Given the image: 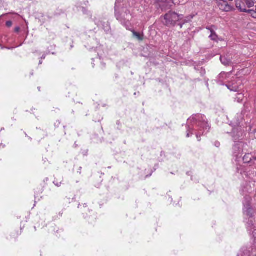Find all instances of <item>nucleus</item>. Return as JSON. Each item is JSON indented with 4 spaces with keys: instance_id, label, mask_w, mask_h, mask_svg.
Wrapping results in <instances>:
<instances>
[{
    "instance_id": "obj_28",
    "label": "nucleus",
    "mask_w": 256,
    "mask_h": 256,
    "mask_svg": "<svg viewBox=\"0 0 256 256\" xmlns=\"http://www.w3.org/2000/svg\"><path fill=\"white\" fill-rule=\"evenodd\" d=\"M46 54H44L42 57H41V59H44L46 58Z\"/></svg>"
},
{
    "instance_id": "obj_10",
    "label": "nucleus",
    "mask_w": 256,
    "mask_h": 256,
    "mask_svg": "<svg viewBox=\"0 0 256 256\" xmlns=\"http://www.w3.org/2000/svg\"><path fill=\"white\" fill-rule=\"evenodd\" d=\"M237 256H256V250L254 248H243L238 253Z\"/></svg>"
},
{
    "instance_id": "obj_8",
    "label": "nucleus",
    "mask_w": 256,
    "mask_h": 256,
    "mask_svg": "<svg viewBox=\"0 0 256 256\" xmlns=\"http://www.w3.org/2000/svg\"><path fill=\"white\" fill-rule=\"evenodd\" d=\"M118 2L117 0L116 3V6H115V10H116V19L118 20L120 22H121V23L124 25V26H126L129 24L130 22L128 20L126 21V18H124L125 16V14L122 15V14H120L118 12Z\"/></svg>"
},
{
    "instance_id": "obj_17",
    "label": "nucleus",
    "mask_w": 256,
    "mask_h": 256,
    "mask_svg": "<svg viewBox=\"0 0 256 256\" xmlns=\"http://www.w3.org/2000/svg\"><path fill=\"white\" fill-rule=\"evenodd\" d=\"M193 18L194 16L190 15L186 17L184 19L182 18V20L184 21V23H188L191 21Z\"/></svg>"
},
{
    "instance_id": "obj_2",
    "label": "nucleus",
    "mask_w": 256,
    "mask_h": 256,
    "mask_svg": "<svg viewBox=\"0 0 256 256\" xmlns=\"http://www.w3.org/2000/svg\"><path fill=\"white\" fill-rule=\"evenodd\" d=\"M186 137L190 138L195 134L198 141L201 136L209 131L210 126L206 116L202 114H194L188 119L186 124Z\"/></svg>"
},
{
    "instance_id": "obj_23",
    "label": "nucleus",
    "mask_w": 256,
    "mask_h": 256,
    "mask_svg": "<svg viewBox=\"0 0 256 256\" xmlns=\"http://www.w3.org/2000/svg\"><path fill=\"white\" fill-rule=\"evenodd\" d=\"M180 22L178 24V26H180V28H182V26L184 24L186 23H184V21L183 20H180Z\"/></svg>"
},
{
    "instance_id": "obj_24",
    "label": "nucleus",
    "mask_w": 256,
    "mask_h": 256,
    "mask_svg": "<svg viewBox=\"0 0 256 256\" xmlns=\"http://www.w3.org/2000/svg\"><path fill=\"white\" fill-rule=\"evenodd\" d=\"M202 75H204L206 73L205 70L203 69L202 68H201L200 72Z\"/></svg>"
},
{
    "instance_id": "obj_29",
    "label": "nucleus",
    "mask_w": 256,
    "mask_h": 256,
    "mask_svg": "<svg viewBox=\"0 0 256 256\" xmlns=\"http://www.w3.org/2000/svg\"><path fill=\"white\" fill-rule=\"evenodd\" d=\"M42 60H40V62H39V64H42Z\"/></svg>"
},
{
    "instance_id": "obj_12",
    "label": "nucleus",
    "mask_w": 256,
    "mask_h": 256,
    "mask_svg": "<svg viewBox=\"0 0 256 256\" xmlns=\"http://www.w3.org/2000/svg\"><path fill=\"white\" fill-rule=\"evenodd\" d=\"M160 6L162 10L170 8L173 4V0H158Z\"/></svg>"
},
{
    "instance_id": "obj_25",
    "label": "nucleus",
    "mask_w": 256,
    "mask_h": 256,
    "mask_svg": "<svg viewBox=\"0 0 256 256\" xmlns=\"http://www.w3.org/2000/svg\"><path fill=\"white\" fill-rule=\"evenodd\" d=\"M5 148V145L2 143H0V149L4 148Z\"/></svg>"
},
{
    "instance_id": "obj_26",
    "label": "nucleus",
    "mask_w": 256,
    "mask_h": 256,
    "mask_svg": "<svg viewBox=\"0 0 256 256\" xmlns=\"http://www.w3.org/2000/svg\"><path fill=\"white\" fill-rule=\"evenodd\" d=\"M20 28L19 27H16L15 28H14V32H18L19 31H20Z\"/></svg>"
},
{
    "instance_id": "obj_15",
    "label": "nucleus",
    "mask_w": 256,
    "mask_h": 256,
    "mask_svg": "<svg viewBox=\"0 0 256 256\" xmlns=\"http://www.w3.org/2000/svg\"><path fill=\"white\" fill-rule=\"evenodd\" d=\"M210 38L214 42H218V37L215 32H212V34L209 36Z\"/></svg>"
},
{
    "instance_id": "obj_14",
    "label": "nucleus",
    "mask_w": 256,
    "mask_h": 256,
    "mask_svg": "<svg viewBox=\"0 0 256 256\" xmlns=\"http://www.w3.org/2000/svg\"><path fill=\"white\" fill-rule=\"evenodd\" d=\"M231 72H222L219 75V78L220 79H227L230 78V76L231 75Z\"/></svg>"
},
{
    "instance_id": "obj_27",
    "label": "nucleus",
    "mask_w": 256,
    "mask_h": 256,
    "mask_svg": "<svg viewBox=\"0 0 256 256\" xmlns=\"http://www.w3.org/2000/svg\"><path fill=\"white\" fill-rule=\"evenodd\" d=\"M215 146L216 147L218 148L220 146V143L219 142H215Z\"/></svg>"
},
{
    "instance_id": "obj_3",
    "label": "nucleus",
    "mask_w": 256,
    "mask_h": 256,
    "mask_svg": "<svg viewBox=\"0 0 256 256\" xmlns=\"http://www.w3.org/2000/svg\"><path fill=\"white\" fill-rule=\"evenodd\" d=\"M230 134L234 143L232 147V156L236 162H240L242 159L244 150L247 146L246 143L242 140L244 136V130H240L238 132V128H234Z\"/></svg>"
},
{
    "instance_id": "obj_19",
    "label": "nucleus",
    "mask_w": 256,
    "mask_h": 256,
    "mask_svg": "<svg viewBox=\"0 0 256 256\" xmlns=\"http://www.w3.org/2000/svg\"><path fill=\"white\" fill-rule=\"evenodd\" d=\"M250 235L252 236V238L254 240V241L256 242V228H255L254 230L252 231Z\"/></svg>"
},
{
    "instance_id": "obj_20",
    "label": "nucleus",
    "mask_w": 256,
    "mask_h": 256,
    "mask_svg": "<svg viewBox=\"0 0 256 256\" xmlns=\"http://www.w3.org/2000/svg\"><path fill=\"white\" fill-rule=\"evenodd\" d=\"M54 184L55 186H56L58 187H60L62 186V182H58V180H55L54 181Z\"/></svg>"
},
{
    "instance_id": "obj_18",
    "label": "nucleus",
    "mask_w": 256,
    "mask_h": 256,
    "mask_svg": "<svg viewBox=\"0 0 256 256\" xmlns=\"http://www.w3.org/2000/svg\"><path fill=\"white\" fill-rule=\"evenodd\" d=\"M133 34L134 36H136L138 40H142V36H141L139 33L136 32L134 31L133 32Z\"/></svg>"
},
{
    "instance_id": "obj_9",
    "label": "nucleus",
    "mask_w": 256,
    "mask_h": 256,
    "mask_svg": "<svg viewBox=\"0 0 256 256\" xmlns=\"http://www.w3.org/2000/svg\"><path fill=\"white\" fill-rule=\"evenodd\" d=\"M221 62L224 66H231L235 62H233L232 56L231 54H228L220 57Z\"/></svg>"
},
{
    "instance_id": "obj_22",
    "label": "nucleus",
    "mask_w": 256,
    "mask_h": 256,
    "mask_svg": "<svg viewBox=\"0 0 256 256\" xmlns=\"http://www.w3.org/2000/svg\"><path fill=\"white\" fill-rule=\"evenodd\" d=\"M6 26H8V28L12 26V22L11 21H7L6 22Z\"/></svg>"
},
{
    "instance_id": "obj_1",
    "label": "nucleus",
    "mask_w": 256,
    "mask_h": 256,
    "mask_svg": "<svg viewBox=\"0 0 256 256\" xmlns=\"http://www.w3.org/2000/svg\"><path fill=\"white\" fill-rule=\"evenodd\" d=\"M236 172L241 174L245 180L242 186L241 194L245 195L243 204V214L246 228L250 234L256 228V209L252 206V198L247 194H250L256 187V174L250 171H246L244 166L237 164Z\"/></svg>"
},
{
    "instance_id": "obj_16",
    "label": "nucleus",
    "mask_w": 256,
    "mask_h": 256,
    "mask_svg": "<svg viewBox=\"0 0 256 256\" xmlns=\"http://www.w3.org/2000/svg\"><path fill=\"white\" fill-rule=\"evenodd\" d=\"M244 98V96L242 94H237L236 98H235V101L238 102H241Z\"/></svg>"
},
{
    "instance_id": "obj_13",
    "label": "nucleus",
    "mask_w": 256,
    "mask_h": 256,
    "mask_svg": "<svg viewBox=\"0 0 256 256\" xmlns=\"http://www.w3.org/2000/svg\"><path fill=\"white\" fill-rule=\"evenodd\" d=\"M231 82L226 84V86L230 91L238 92L239 90V85L236 81H230Z\"/></svg>"
},
{
    "instance_id": "obj_6",
    "label": "nucleus",
    "mask_w": 256,
    "mask_h": 256,
    "mask_svg": "<svg viewBox=\"0 0 256 256\" xmlns=\"http://www.w3.org/2000/svg\"><path fill=\"white\" fill-rule=\"evenodd\" d=\"M235 4L236 8L240 12H243L248 13L250 14L251 16L256 18V6L255 10H247L244 4L242 1L236 0Z\"/></svg>"
},
{
    "instance_id": "obj_4",
    "label": "nucleus",
    "mask_w": 256,
    "mask_h": 256,
    "mask_svg": "<svg viewBox=\"0 0 256 256\" xmlns=\"http://www.w3.org/2000/svg\"><path fill=\"white\" fill-rule=\"evenodd\" d=\"M184 16L175 12H170L164 16L165 23L166 26H175L177 22L182 20Z\"/></svg>"
},
{
    "instance_id": "obj_5",
    "label": "nucleus",
    "mask_w": 256,
    "mask_h": 256,
    "mask_svg": "<svg viewBox=\"0 0 256 256\" xmlns=\"http://www.w3.org/2000/svg\"><path fill=\"white\" fill-rule=\"evenodd\" d=\"M244 124H246V123L243 122V115L241 114H237L235 118L234 121V122H232L230 126H232V130L234 128H238V132L242 130H244V132L246 131H250L251 130V127L250 126L248 128H245Z\"/></svg>"
},
{
    "instance_id": "obj_21",
    "label": "nucleus",
    "mask_w": 256,
    "mask_h": 256,
    "mask_svg": "<svg viewBox=\"0 0 256 256\" xmlns=\"http://www.w3.org/2000/svg\"><path fill=\"white\" fill-rule=\"evenodd\" d=\"M214 26H211L206 27V29L209 30L211 34H212V32H214Z\"/></svg>"
},
{
    "instance_id": "obj_11",
    "label": "nucleus",
    "mask_w": 256,
    "mask_h": 256,
    "mask_svg": "<svg viewBox=\"0 0 256 256\" xmlns=\"http://www.w3.org/2000/svg\"><path fill=\"white\" fill-rule=\"evenodd\" d=\"M220 9L224 12H229L234 10V8L228 4L226 1L218 4Z\"/></svg>"
},
{
    "instance_id": "obj_7",
    "label": "nucleus",
    "mask_w": 256,
    "mask_h": 256,
    "mask_svg": "<svg viewBox=\"0 0 256 256\" xmlns=\"http://www.w3.org/2000/svg\"><path fill=\"white\" fill-rule=\"evenodd\" d=\"M242 160L244 163H250L251 165H256V153H246Z\"/></svg>"
},
{
    "instance_id": "obj_30",
    "label": "nucleus",
    "mask_w": 256,
    "mask_h": 256,
    "mask_svg": "<svg viewBox=\"0 0 256 256\" xmlns=\"http://www.w3.org/2000/svg\"><path fill=\"white\" fill-rule=\"evenodd\" d=\"M217 82H218V83L219 84H221V82H222V81L218 80V81H217Z\"/></svg>"
}]
</instances>
